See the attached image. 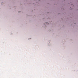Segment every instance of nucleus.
<instances>
[{
  "label": "nucleus",
  "mask_w": 78,
  "mask_h": 78,
  "mask_svg": "<svg viewBox=\"0 0 78 78\" xmlns=\"http://www.w3.org/2000/svg\"><path fill=\"white\" fill-rule=\"evenodd\" d=\"M46 24H48V23H46Z\"/></svg>",
  "instance_id": "obj_1"
}]
</instances>
